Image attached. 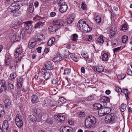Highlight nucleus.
Masks as SVG:
<instances>
[{
	"label": "nucleus",
	"mask_w": 132,
	"mask_h": 132,
	"mask_svg": "<svg viewBox=\"0 0 132 132\" xmlns=\"http://www.w3.org/2000/svg\"><path fill=\"white\" fill-rule=\"evenodd\" d=\"M78 24L79 25V29L82 31H84V32H87L92 30L91 28L89 27L83 19L80 20Z\"/></svg>",
	"instance_id": "nucleus-1"
},
{
	"label": "nucleus",
	"mask_w": 132,
	"mask_h": 132,
	"mask_svg": "<svg viewBox=\"0 0 132 132\" xmlns=\"http://www.w3.org/2000/svg\"><path fill=\"white\" fill-rule=\"evenodd\" d=\"M96 122V118L90 115L86 117L85 120V124L87 127H91L94 126Z\"/></svg>",
	"instance_id": "nucleus-2"
},
{
	"label": "nucleus",
	"mask_w": 132,
	"mask_h": 132,
	"mask_svg": "<svg viewBox=\"0 0 132 132\" xmlns=\"http://www.w3.org/2000/svg\"><path fill=\"white\" fill-rule=\"evenodd\" d=\"M20 9V6L17 3H13L10 5L8 9L9 11L13 13L14 16L18 15V11Z\"/></svg>",
	"instance_id": "nucleus-3"
},
{
	"label": "nucleus",
	"mask_w": 132,
	"mask_h": 132,
	"mask_svg": "<svg viewBox=\"0 0 132 132\" xmlns=\"http://www.w3.org/2000/svg\"><path fill=\"white\" fill-rule=\"evenodd\" d=\"M43 39V36L42 35H40L38 36V38L35 41L31 42V43L29 42L28 43V47L29 48L31 49L34 48L36 44L39 43L40 42L42 41Z\"/></svg>",
	"instance_id": "nucleus-4"
},
{
	"label": "nucleus",
	"mask_w": 132,
	"mask_h": 132,
	"mask_svg": "<svg viewBox=\"0 0 132 132\" xmlns=\"http://www.w3.org/2000/svg\"><path fill=\"white\" fill-rule=\"evenodd\" d=\"M24 31L22 30L21 31L20 36L18 35H15L14 33H11L9 35V37L10 39L13 40H14L16 41L19 40L20 38L23 37L22 33L24 32Z\"/></svg>",
	"instance_id": "nucleus-5"
},
{
	"label": "nucleus",
	"mask_w": 132,
	"mask_h": 132,
	"mask_svg": "<svg viewBox=\"0 0 132 132\" xmlns=\"http://www.w3.org/2000/svg\"><path fill=\"white\" fill-rule=\"evenodd\" d=\"M110 111V109L109 108L102 107L98 110V114L99 116L101 117L109 113Z\"/></svg>",
	"instance_id": "nucleus-6"
},
{
	"label": "nucleus",
	"mask_w": 132,
	"mask_h": 132,
	"mask_svg": "<svg viewBox=\"0 0 132 132\" xmlns=\"http://www.w3.org/2000/svg\"><path fill=\"white\" fill-rule=\"evenodd\" d=\"M15 122L18 127L20 128L22 127L23 123L22 121V118L20 115L18 114L16 115L15 119Z\"/></svg>",
	"instance_id": "nucleus-7"
},
{
	"label": "nucleus",
	"mask_w": 132,
	"mask_h": 132,
	"mask_svg": "<svg viewBox=\"0 0 132 132\" xmlns=\"http://www.w3.org/2000/svg\"><path fill=\"white\" fill-rule=\"evenodd\" d=\"M114 120V117L113 114H111L107 115L105 119L106 122L110 123L113 121Z\"/></svg>",
	"instance_id": "nucleus-8"
},
{
	"label": "nucleus",
	"mask_w": 132,
	"mask_h": 132,
	"mask_svg": "<svg viewBox=\"0 0 132 132\" xmlns=\"http://www.w3.org/2000/svg\"><path fill=\"white\" fill-rule=\"evenodd\" d=\"M60 11L61 13L65 12L67 10L68 7L66 3L65 2H62L60 6Z\"/></svg>",
	"instance_id": "nucleus-9"
},
{
	"label": "nucleus",
	"mask_w": 132,
	"mask_h": 132,
	"mask_svg": "<svg viewBox=\"0 0 132 132\" xmlns=\"http://www.w3.org/2000/svg\"><path fill=\"white\" fill-rule=\"evenodd\" d=\"M109 98L105 96H103L101 97L100 100V102L104 105H107V103L109 102Z\"/></svg>",
	"instance_id": "nucleus-10"
},
{
	"label": "nucleus",
	"mask_w": 132,
	"mask_h": 132,
	"mask_svg": "<svg viewBox=\"0 0 132 132\" xmlns=\"http://www.w3.org/2000/svg\"><path fill=\"white\" fill-rule=\"evenodd\" d=\"M20 22L17 20H14L11 22L10 26L11 28H16L20 24Z\"/></svg>",
	"instance_id": "nucleus-11"
},
{
	"label": "nucleus",
	"mask_w": 132,
	"mask_h": 132,
	"mask_svg": "<svg viewBox=\"0 0 132 132\" xmlns=\"http://www.w3.org/2000/svg\"><path fill=\"white\" fill-rule=\"evenodd\" d=\"M116 32V30L115 26L112 25L111 26L109 32L110 35L113 36L115 35Z\"/></svg>",
	"instance_id": "nucleus-12"
},
{
	"label": "nucleus",
	"mask_w": 132,
	"mask_h": 132,
	"mask_svg": "<svg viewBox=\"0 0 132 132\" xmlns=\"http://www.w3.org/2000/svg\"><path fill=\"white\" fill-rule=\"evenodd\" d=\"M34 112L37 117L39 118L42 117L43 114V112L41 111L39 109H35Z\"/></svg>",
	"instance_id": "nucleus-13"
},
{
	"label": "nucleus",
	"mask_w": 132,
	"mask_h": 132,
	"mask_svg": "<svg viewBox=\"0 0 132 132\" xmlns=\"http://www.w3.org/2000/svg\"><path fill=\"white\" fill-rule=\"evenodd\" d=\"M32 22L30 21H28L23 22L25 23V28L27 30H29L30 28L31 29L32 27Z\"/></svg>",
	"instance_id": "nucleus-14"
},
{
	"label": "nucleus",
	"mask_w": 132,
	"mask_h": 132,
	"mask_svg": "<svg viewBox=\"0 0 132 132\" xmlns=\"http://www.w3.org/2000/svg\"><path fill=\"white\" fill-rule=\"evenodd\" d=\"M60 130L62 132H70L71 129L68 126H63L60 128Z\"/></svg>",
	"instance_id": "nucleus-15"
},
{
	"label": "nucleus",
	"mask_w": 132,
	"mask_h": 132,
	"mask_svg": "<svg viewBox=\"0 0 132 132\" xmlns=\"http://www.w3.org/2000/svg\"><path fill=\"white\" fill-rule=\"evenodd\" d=\"M23 79L22 78H19L17 79V87L18 88H20L22 87Z\"/></svg>",
	"instance_id": "nucleus-16"
},
{
	"label": "nucleus",
	"mask_w": 132,
	"mask_h": 132,
	"mask_svg": "<svg viewBox=\"0 0 132 132\" xmlns=\"http://www.w3.org/2000/svg\"><path fill=\"white\" fill-rule=\"evenodd\" d=\"M63 57L60 54H58L53 59V61L54 62L60 61L62 60Z\"/></svg>",
	"instance_id": "nucleus-17"
},
{
	"label": "nucleus",
	"mask_w": 132,
	"mask_h": 132,
	"mask_svg": "<svg viewBox=\"0 0 132 132\" xmlns=\"http://www.w3.org/2000/svg\"><path fill=\"white\" fill-rule=\"evenodd\" d=\"M45 67L48 70H51L53 68V66L50 61L47 62L45 64Z\"/></svg>",
	"instance_id": "nucleus-18"
},
{
	"label": "nucleus",
	"mask_w": 132,
	"mask_h": 132,
	"mask_svg": "<svg viewBox=\"0 0 132 132\" xmlns=\"http://www.w3.org/2000/svg\"><path fill=\"white\" fill-rule=\"evenodd\" d=\"M74 17L72 15H69L67 19V22L68 24H70L73 21Z\"/></svg>",
	"instance_id": "nucleus-19"
},
{
	"label": "nucleus",
	"mask_w": 132,
	"mask_h": 132,
	"mask_svg": "<svg viewBox=\"0 0 132 132\" xmlns=\"http://www.w3.org/2000/svg\"><path fill=\"white\" fill-rule=\"evenodd\" d=\"M44 22L39 21L35 24V28L36 29L41 28L44 25Z\"/></svg>",
	"instance_id": "nucleus-20"
},
{
	"label": "nucleus",
	"mask_w": 132,
	"mask_h": 132,
	"mask_svg": "<svg viewBox=\"0 0 132 132\" xmlns=\"http://www.w3.org/2000/svg\"><path fill=\"white\" fill-rule=\"evenodd\" d=\"M55 41V38L54 37H52L48 41L47 43L48 46H50L54 44Z\"/></svg>",
	"instance_id": "nucleus-21"
},
{
	"label": "nucleus",
	"mask_w": 132,
	"mask_h": 132,
	"mask_svg": "<svg viewBox=\"0 0 132 132\" xmlns=\"http://www.w3.org/2000/svg\"><path fill=\"white\" fill-rule=\"evenodd\" d=\"M93 107L95 109L98 110L103 107L102 105L100 103H96L94 104Z\"/></svg>",
	"instance_id": "nucleus-22"
},
{
	"label": "nucleus",
	"mask_w": 132,
	"mask_h": 132,
	"mask_svg": "<svg viewBox=\"0 0 132 132\" xmlns=\"http://www.w3.org/2000/svg\"><path fill=\"white\" fill-rule=\"evenodd\" d=\"M53 24L58 29L60 28V26L59 25V20H55L53 21Z\"/></svg>",
	"instance_id": "nucleus-23"
},
{
	"label": "nucleus",
	"mask_w": 132,
	"mask_h": 132,
	"mask_svg": "<svg viewBox=\"0 0 132 132\" xmlns=\"http://www.w3.org/2000/svg\"><path fill=\"white\" fill-rule=\"evenodd\" d=\"M44 75V78L46 80L49 79L51 77V74L49 72H47Z\"/></svg>",
	"instance_id": "nucleus-24"
},
{
	"label": "nucleus",
	"mask_w": 132,
	"mask_h": 132,
	"mask_svg": "<svg viewBox=\"0 0 132 132\" xmlns=\"http://www.w3.org/2000/svg\"><path fill=\"white\" fill-rule=\"evenodd\" d=\"M31 101L33 103H36L38 101V99L37 96L33 95L32 96Z\"/></svg>",
	"instance_id": "nucleus-25"
},
{
	"label": "nucleus",
	"mask_w": 132,
	"mask_h": 132,
	"mask_svg": "<svg viewBox=\"0 0 132 132\" xmlns=\"http://www.w3.org/2000/svg\"><path fill=\"white\" fill-rule=\"evenodd\" d=\"M108 55L106 53H104L102 55V60L106 61H107L108 59Z\"/></svg>",
	"instance_id": "nucleus-26"
},
{
	"label": "nucleus",
	"mask_w": 132,
	"mask_h": 132,
	"mask_svg": "<svg viewBox=\"0 0 132 132\" xmlns=\"http://www.w3.org/2000/svg\"><path fill=\"white\" fill-rule=\"evenodd\" d=\"M126 104H122L120 106V111L122 112H124L126 109Z\"/></svg>",
	"instance_id": "nucleus-27"
},
{
	"label": "nucleus",
	"mask_w": 132,
	"mask_h": 132,
	"mask_svg": "<svg viewBox=\"0 0 132 132\" xmlns=\"http://www.w3.org/2000/svg\"><path fill=\"white\" fill-rule=\"evenodd\" d=\"M53 122V120L51 118H48L45 120L46 124L49 125H52Z\"/></svg>",
	"instance_id": "nucleus-28"
},
{
	"label": "nucleus",
	"mask_w": 132,
	"mask_h": 132,
	"mask_svg": "<svg viewBox=\"0 0 132 132\" xmlns=\"http://www.w3.org/2000/svg\"><path fill=\"white\" fill-rule=\"evenodd\" d=\"M71 72V70L70 69L66 68L64 70L63 74L65 76H69Z\"/></svg>",
	"instance_id": "nucleus-29"
},
{
	"label": "nucleus",
	"mask_w": 132,
	"mask_h": 132,
	"mask_svg": "<svg viewBox=\"0 0 132 132\" xmlns=\"http://www.w3.org/2000/svg\"><path fill=\"white\" fill-rule=\"evenodd\" d=\"M58 29L54 26L53 25V26H50L48 28V29L51 32L56 31Z\"/></svg>",
	"instance_id": "nucleus-30"
},
{
	"label": "nucleus",
	"mask_w": 132,
	"mask_h": 132,
	"mask_svg": "<svg viewBox=\"0 0 132 132\" xmlns=\"http://www.w3.org/2000/svg\"><path fill=\"white\" fill-rule=\"evenodd\" d=\"M4 103L5 106L7 108H8L10 106L11 104V102L9 99H6Z\"/></svg>",
	"instance_id": "nucleus-31"
},
{
	"label": "nucleus",
	"mask_w": 132,
	"mask_h": 132,
	"mask_svg": "<svg viewBox=\"0 0 132 132\" xmlns=\"http://www.w3.org/2000/svg\"><path fill=\"white\" fill-rule=\"evenodd\" d=\"M8 127V121L7 120H5L3 122L2 126V128L4 129H7Z\"/></svg>",
	"instance_id": "nucleus-32"
},
{
	"label": "nucleus",
	"mask_w": 132,
	"mask_h": 132,
	"mask_svg": "<svg viewBox=\"0 0 132 132\" xmlns=\"http://www.w3.org/2000/svg\"><path fill=\"white\" fill-rule=\"evenodd\" d=\"M78 117L79 118H82L85 116V114L83 111H80L77 114Z\"/></svg>",
	"instance_id": "nucleus-33"
},
{
	"label": "nucleus",
	"mask_w": 132,
	"mask_h": 132,
	"mask_svg": "<svg viewBox=\"0 0 132 132\" xmlns=\"http://www.w3.org/2000/svg\"><path fill=\"white\" fill-rule=\"evenodd\" d=\"M104 42V41L103 39V36L102 35H100L99 37L97 38V42L98 43L102 44Z\"/></svg>",
	"instance_id": "nucleus-34"
},
{
	"label": "nucleus",
	"mask_w": 132,
	"mask_h": 132,
	"mask_svg": "<svg viewBox=\"0 0 132 132\" xmlns=\"http://www.w3.org/2000/svg\"><path fill=\"white\" fill-rule=\"evenodd\" d=\"M11 56L9 53L6 54L5 56V61L6 64L8 62L10 61V59L11 58Z\"/></svg>",
	"instance_id": "nucleus-35"
},
{
	"label": "nucleus",
	"mask_w": 132,
	"mask_h": 132,
	"mask_svg": "<svg viewBox=\"0 0 132 132\" xmlns=\"http://www.w3.org/2000/svg\"><path fill=\"white\" fill-rule=\"evenodd\" d=\"M94 19L97 23H99L101 22V17L99 16L98 15H95Z\"/></svg>",
	"instance_id": "nucleus-36"
},
{
	"label": "nucleus",
	"mask_w": 132,
	"mask_h": 132,
	"mask_svg": "<svg viewBox=\"0 0 132 132\" xmlns=\"http://www.w3.org/2000/svg\"><path fill=\"white\" fill-rule=\"evenodd\" d=\"M17 75L15 73H13L10 75V79L11 80H13L17 76Z\"/></svg>",
	"instance_id": "nucleus-37"
},
{
	"label": "nucleus",
	"mask_w": 132,
	"mask_h": 132,
	"mask_svg": "<svg viewBox=\"0 0 132 132\" xmlns=\"http://www.w3.org/2000/svg\"><path fill=\"white\" fill-rule=\"evenodd\" d=\"M96 69H97V71L99 72H101L104 71L103 67L102 65L96 66Z\"/></svg>",
	"instance_id": "nucleus-38"
},
{
	"label": "nucleus",
	"mask_w": 132,
	"mask_h": 132,
	"mask_svg": "<svg viewBox=\"0 0 132 132\" xmlns=\"http://www.w3.org/2000/svg\"><path fill=\"white\" fill-rule=\"evenodd\" d=\"M123 92L125 95V96L126 98V99L127 100H129V98L128 97V95L129 94V92L127 89H123Z\"/></svg>",
	"instance_id": "nucleus-39"
},
{
	"label": "nucleus",
	"mask_w": 132,
	"mask_h": 132,
	"mask_svg": "<svg viewBox=\"0 0 132 132\" xmlns=\"http://www.w3.org/2000/svg\"><path fill=\"white\" fill-rule=\"evenodd\" d=\"M29 118L30 120L32 121H36L37 119L36 117L33 115L29 116Z\"/></svg>",
	"instance_id": "nucleus-40"
},
{
	"label": "nucleus",
	"mask_w": 132,
	"mask_h": 132,
	"mask_svg": "<svg viewBox=\"0 0 132 132\" xmlns=\"http://www.w3.org/2000/svg\"><path fill=\"white\" fill-rule=\"evenodd\" d=\"M44 18L43 17H41L39 16L36 15L34 18L33 19L35 21H36L38 20H42Z\"/></svg>",
	"instance_id": "nucleus-41"
},
{
	"label": "nucleus",
	"mask_w": 132,
	"mask_h": 132,
	"mask_svg": "<svg viewBox=\"0 0 132 132\" xmlns=\"http://www.w3.org/2000/svg\"><path fill=\"white\" fill-rule=\"evenodd\" d=\"M78 36L76 34H75L72 35L71 38V40L73 41H76L77 39Z\"/></svg>",
	"instance_id": "nucleus-42"
},
{
	"label": "nucleus",
	"mask_w": 132,
	"mask_h": 132,
	"mask_svg": "<svg viewBox=\"0 0 132 132\" xmlns=\"http://www.w3.org/2000/svg\"><path fill=\"white\" fill-rule=\"evenodd\" d=\"M58 101L59 103L60 104L64 103L66 101V100L63 97H61L60 98Z\"/></svg>",
	"instance_id": "nucleus-43"
},
{
	"label": "nucleus",
	"mask_w": 132,
	"mask_h": 132,
	"mask_svg": "<svg viewBox=\"0 0 132 132\" xmlns=\"http://www.w3.org/2000/svg\"><path fill=\"white\" fill-rule=\"evenodd\" d=\"M29 11L30 13H32L34 12V5L33 4H31L29 6Z\"/></svg>",
	"instance_id": "nucleus-44"
},
{
	"label": "nucleus",
	"mask_w": 132,
	"mask_h": 132,
	"mask_svg": "<svg viewBox=\"0 0 132 132\" xmlns=\"http://www.w3.org/2000/svg\"><path fill=\"white\" fill-rule=\"evenodd\" d=\"M16 66L14 64V63H12L10 65L9 67L10 69L12 71H14L16 69Z\"/></svg>",
	"instance_id": "nucleus-45"
},
{
	"label": "nucleus",
	"mask_w": 132,
	"mask_h": 132,
	"mask_svg": "<svg viewBox=\"0 0 132 132\" xmlns=\"http://www.w3.org/2000/svg\"><path fill=\"white\" fill-rule=\"evenodd\" d=\"M125 77V74H121L117 76L119 80H121L124 79Z\"/></svg>",
	"instance_id": "nucleus-46"
},
{
	"label": "nucleus",
	"mask_w": 132,
	"mask_h": 132,
	"mask_svg": "<svg viewBox=\"0 0 132 132\" xmlns=\"http://www.w3.org/2000/svg\"><path fill=\"white\" fill-rule=\"evenodd\" d=\"M128 37L126 35L123 36L122 38V41L123 43H125L127 40Z\"/></svg>",
	"instance_id": "nucleus-47"
},
{
	"label": "nucleus",
	"mask_w": 132,
	"mask_h": 132,
	"mask_svg": "<svg viewBox=\"0 0 132 132\" xmlns=\"http://www.w3.org/2000/svg\"><path fill=\"white\" fill-rule=\"evenodd\" d=\"M52 81V84L54 85L58 83L57 79L56 77L53 78Z\"/></svg>",
	"instance_id": "nucleus-48"
},
{
	"label": "nucleus",
	"mask_w": 132,
	"mask_h": 132,
	"mask_svg": "<svg viewBox=\"0 0 132 132\" xmlns=\"http://www.w3.org/2000/svg\"><path fill=\"white\" fill-rule=\"evenodd\" d=\"M81 55L84 58L87 59L88 58V57L87 53L85 52H83L81 53Z\"/></svg>",
	"instance_id": "nucleus-49"
},
{
	"label": "nucleus",
	"mask_w": 132,
	"mask_h": 132,
	"mask_svg": "<svg viewBox=\"0 0 132 132\" xmlns=\"http://www.w3.org/2000/svg\"><path fill=\"white\" fill-rule=\"evenodd\" d=\"M54 1L55 3H58L59 6H60L62 2H63V0H54Z\"/></svg>",
	"instance_id": "nucleus-50"
},
{
	"label": "nucleus",
	"mask_w": 132,
	"mask_h": 132,
	"mask_svg": "<svg viewBox=\"0 0 132 132\" xmlns=\"http://www.w3.org/2000/svg\"><path fill=\"white\" fill-rule=\"evenodd\" d=\"M115 90L117 93L119 94H121V92H122V90L119 87H117L116 88Z\"/></svg>",
	"instance_id": "nucleus-51"
},
{
	"label": "nucleus",
	"mask_w": 132,
	"mask_h": 132,
	"mask_svg": "<svg viewBox=\"0 0 132 132\" xmlns=\"http://www.w3.org/2000/svg\"><path fill=\"white\" fill-rule=\"evenodd\" d=\"M127 29V26L126 24H123L122 25L121 30H122L125 31Z\"/></svg>",
	"instance_id": "nucleus-52"
},
{
	"label": "nucleus",
	"mask_w": 132,
	"mask_h": 132,
	"mask_svg": "<svg viewBox=\"0 0 132 132\" xmlns=\"http://www.w3.org/2000/svg\"><path fill=\"white\" fill-rule=\"evenodd\" d=\"M122 49L121 46L118 47L117 48H115L113 50L114 53L115 54V53L116 52L118 51L121 50Z\"/></svg>",
	"instance_id": "nucleus-53"
},
{
	"label": "nucleus",
	"mask_w": 132,
	"mask_h": 132,
	"mask_svg": "<svg viewBox=\"0 0 132 132\" xmlns=\"http://www.w3.org/2000/svg\"><path fill=\"white\" fill-rule=\"evenodd\" d=\"M59 121L60 122L64 120L65 119L64 117L63 116H61L60 115H59Z\"/></svg>",
	"instance_id": "nucleus-54"
},
{
	"label": "nucleus",
	"mask_w": 132,
	"mask_h": 132,
	"mask_svg": "<svg viewBox=\"0 0 132 132\" xmlns=\"http://www.w3.org/2000/svg\"><path fill=\"white\" fill-rule=\"evenodd\" d=\"M59 25L60 26H62L65 23V22L62 20H59Z\"/></svg>",
	"instance_id": "nucleus-55"
},
{
	"label": "nucleus",
	"mask_w": 132,
	"mask_h": 132,
	"mask_svg": "<svg viewBox=\"0 0 132 132\" xmlns=\"http://www.w3.org/2000/svg\"><path fill=\"white\" fill-rule=\"evenodd\" d=\"M8 87L10 90L13 89L14 88L13 85L11 84H9L8 85Z\"/></svg>",
	"instance_id": "nucleus-56"
},
{
	"label": "nucleus",
	"mask_w": 132,
	"mask_h": 132,
	"mask_svg": "<svg viewBox=\"0 0 132 132\" xmlns=\"http://www.w3.org/2000/svg\"><path fill=\"white\" fill-rule=\"evenodd\" d=\"M81 7L84 10H86V4L83 2L81 3Z\"/></svg>",
	"instance_id": "nucleus-57"
},
{
	"label": "nucleus",
	"mask_w": 132,
	"mask_h": 132,
	"mask_svg": "<svg viewBox=\"0 0 132 132\" xmlns=\"http://www.w3.org/2000/svg\"><path fill=\"white\" fill-rule=\"evenodd\" d=\"M127 72L128 75L130 76L132 75V71L130 69H127Z\"/></svg>",
	"instance_id": "nucleus-58"
},
{
	"label": "nucleus",
	"mask_w": 132,
	"mask_h": 132,
	"mask_svg": "<svg viewBox=\"0 0 132 132\" xmlns=\"http://www.w3.org/2000/svg\"><path fill=\"white\" fill-rule=\"evenodd\" d=\"M21 60V59L20 58H19L18 60H15L13 62V63L16 66L17 65V63L20 62Z\"/></svg>",
	"instance_id": "nucleus-59"
},
{
	"label": "nucleus",
	"mask_w": 132,
	"mask_h": 132,
	"mask_svg": "<svg viewBox=\"0 0 132 132\" xmlns=\"http://www.w3.org/2000/svg\"><path fill=\"white\" fill-rule=\"evenodd\" d=\"M17 53H18L19 54H20L22 52V51L21 48H18L17 49L16 51Z\"/></svg>",
	"instance_id": "nucleus-60"
},
{
	"label": "nucleus",
	"mask_w": 132,
	"mask_h": 132,
	"mask_svg": "<svg viewBox=\"0 0 132 132\" xmlns=\"http://www.w3.org/2000/svg\"><path fill=\"white\" fill-rule=\"evenodd\" d=\"M56 15V13L54 12H51L50 14V15L51 17L54 16Z\"/></svg>",
	"instance_id": "nucleus-61"
},
{
	"label": "nucleus",
	"mask_w": 132,
	"mask_h": 132,
	"mask_svg": "<svg viewBox=\"0 0 132 132\" xmlns=\"http://www.w3.org/2000/svg\"><path fill=\"white\" fill-rule=\"evenodd\" d=\"M46 71L45 69H42L40 70V72L42 74L44 75L45 73L47 72H46Z\"/></svg>",
	"instance_id": "nucleus-62"
},
{
	"label": "nucleus",
	"mask_w": 132,
	"mask_h": 132,
	"mask_svg": "<svg viewBox=\"0 0 132 132\" xmlns=\"http://www.w3.org/2000/svg\"><path fill=\"white\" fill-rule=\"evenodd\" d=\"M41 47H39L37 49V51L39 53H40L41 52Z\"/></svg>",
	"instance_id": "nucleus-63"
},
{
	"label": "nucleus",
	"mask_w": 132,
	"mask_h": 132,
	"mask_svg": "<svg viewBox=\"0 0 132 132\" xmlns=\"http://www.w3.org/2000/svg\"><path fill=\"white\" fill-rule=\"evenodd\" d=\"M68 122L69 124L70 125L73 124L74 122L72 120H69L68 121Z\"/></svg>",
	"instance_id": "nucleus-64"
}]
</instances>
